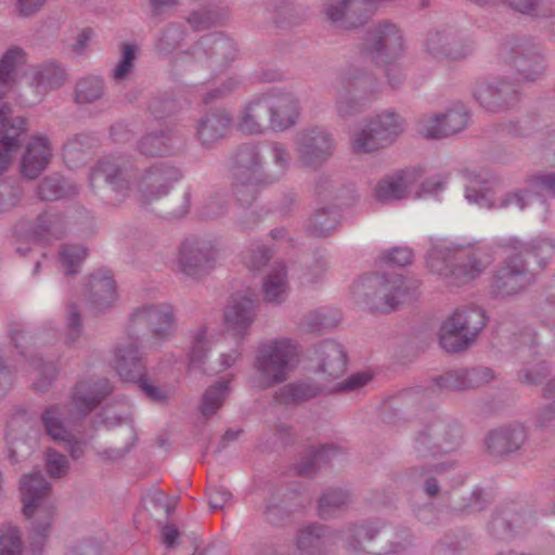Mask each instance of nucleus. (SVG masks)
Returning <instances> with one entry per match:
<instances>
[{"label": "nucleus", "mask_w": 555, "mask_h": 555, "mask_svg": "<svg viewBox=\"0 0 555 555\" xmlns=\"http://www.w3.org/2000/svg\"><path fill=\"white\" fill-rule=\"evenodd\" d=\"M0 555H21V539L16 528L0 529Z\"/></svg>", "instance_id": "38"}, {"label": "nucleus", "mask_w": 555, "mask_h": 555, "mask_svg": "<svg viewBox=\"0 0 555 555\" xmlns=\"http://www.w3.org/2000/svg\"><path fill=\"white\" fill-rule=\"evenodd\" d=\"M516 206L519 209H522L525 207V199L521 195L514 193L509 195L505 201L502 202V207H509V206Z\"/></svg>", "instance_id": "62"}, {"label": "nucleus", "mask_w": 555, "mask_h": 555, "mask_svg": "<svg viewBox=\"0 0 555 555\" xmlns=\"http://www.w3.org/2000/svg\"><path fill=\"white\" fill-rule=\"evenodd\" d=\"M89 293L90 305L95 311H103L116 301V285L108 271L91 276Z\"/></svg>", "instance_id": "23"}, {"label": "nucleus", "mask_w": 555, "mask_h": 555, "mask_svg": "<svg viewBox=\"0 0 555 555\" xmlns=\"http://www.w3.org/2000/svg\"><path fill=\"white\" fill-rule=\"evenodd\" d=\"M337 223L338 219L335 211H318L313 219V233L320 236L328 235L336 229Z\"/></svg>", "instance_id": "40"}, {"label": "nucleus", "mask_w": 555, "mask_h": 555, "mask_svg": "<svg viewBox=\"0 0 555 555\" xmlns=\"http://www.w3.org/2000/svg\"><path fill=\"white\" fill-rule=\"evenodd\" d=\"M133 326L147 325L155 336L166 337L173 327V312L168 304L154 305L137 309L132 317Z\"/></svg>", "instance_id": "17"}, {"label": "nucleus", "mask_w": 555, "mask_h": 555, "mask_svg": "<svg viewBox=\"0 0 555 555\" xmlns=\"http://www.w3.org/2000/svg\"><path fill=\"white\" fill-rule=\"evenodd\" d=\"M24 516L30 522L35 544H41L48 535L54 518V505L50 486L40 472L24 475L20 481Z\"/></svg>", "instance_id": "3"}, {"label": "nucleus", "mask_w": 555, "mask_h": 555, "mask_svg": "<svg viewBox=\"0 0 555 555\" xmlns=\"http://www.w3.org/2000/svg\"><path fill=\"white\" fill-rule=\"evenodd\" d=\"M207 495L211 509L223 508L232 498V494L221 487H209L207 490Z\"/></svg>", "instance_id": "48"}, {"label": "nucleus", "mask_w": 555, "mask_h": 555, "mask_svg": "<svg viewBox=\"0 0 555 555\" xmlns=\"http://www.w3.org/2000/svg\"><path fill=\"white\" fill-rule=\"evenodd\" d=\"M403 51V40L399 28L390 23L378 24L365 38L364 52L378 66L385 67L391 86H397L402 76L397 61Z\"/></svg>", "instance_id": "5"}, {"label": "nucleus", "mask_w": 555, "mask_h": 555, "mask_svg": "<svg viewBox=\"0 0 555 555\" xmlns=\"http://www.w3.org/2000/svg\"><path fill=\"white\" fill-rule=\"evenodd\" d=\"M334 452L333 448L330 447H322L318 451L313 453L311 463L309 465H304L299 468L300 474L309 475L314 466H319L321 463L325 462L330 453Z\"/></svg>", "instance_id": "52"}, {"label": "nucleus", "mask_w": 555, "mask_h": 555, "mask_svg": "<svg viewBox=\"0 0 555 555\" xmlns=\"http://www.w3.org/2000/svg\"><path fill=\"white\" fill-rule=\"evenodd\" d=\"M320 528L319 527H308L307 529H305L300 535H299V539H298V545L300 547H305L307 544H306V539L308 537H315V538H320L321 534H320Z\"/></svg>", "instance_id": "61"}, {"label": "nucleus", "mask_w": 555, "mask_h": 555, "mask_svg": "<svg viewBox=\"0 0 555 555\" xmlns=\"http://www.w3.org/2000/svg\"><path fill=\"white\" fill-rule=\"evenodd\" d=\"M371 375L365 372L357 373L348 377L345 382L338 384L330 390H356L364 386L370 379Z\"/></svg>", "instance_id": "50"}, {"label": "nucleus", "mask_w": 555, "mask_h": 555, "mask_svg": "<svg viewBox=\"0 0 555 555\" xmlns=\"http://www.w3.org/2000/svg\"><path fill=\"white\" fill-rule=\"evenodd\" d=\"M492 186L479 185V182L472 181L470 185L466 190V198L469 202L477 203L480 206H494V201L492 199Z\"/></svg>", "instance_id": "39"}, {"label": "nucleus", "mask_w": 555, "mask_h": 555, "mask_svg": "<svg viewBox=\"0 0 555 555\" xmlns=\"http://www.w3.org/2000/svg\"><path fill=\"white\" fill-rule=\"evenodd\" d=\"M486 325V315L480 308L455 311L448 318L439 333V344L448 352L465 349Z\"/></svg>", "instance_id": "8"}, {"label": "nucleus", "mask_w": 555, "mask_h": 555, "mask_svg": "<svg viewBox=\"0 0 555 555\" xmlns=\"http://www.w3.org/2000/svg\"><path fill=\"white\" fill-rule=\"evenodd\" d=\"M367 287L376 288L372 308L377 311L389 312L410 298L409 287L401 275L369 280Z\"/></svg>", "instance_id": "12"}, {"label": "nucleus", "mask_w": 555, "mask_h": 555, "mask_svg": "<svg viewBox=\"0 0 555 555\" xmlns=\"http://www.w3.org/2000/svg\"><path fill=\"white\" fill-rule=\"evenodd\" d=\"M46 465L49 475L53 478L63 477L68 470L67 459L55 451H48Z\"/></svg>", "instance_id": "42"}, {"label": "nucleus", "mask_w": 555, "mask_h": 555, "mask_svg": "<svg viewBox=\"0 0 555 555\" xmlns=\"http://www.w3.org/2000/svg\"><path fill=\"white\" fill-rule=\"evenodd\" d=\"M81 139H85V137L76 138L68 142L64 147V159L68 167L77 166L76 158L79 159L82 155L78 150V145H82Z\"/></svg>", "instance_id": "51"}, {"label": "nucleus", "mask_w": 555, "mask_h": 555, "mask_svg": "<svg viewBox=\"0 0 555 555\" xmlns=\"http://www.w3.org/2000/svg\"><path fill=\"white\" fill-rule=\"evenodd\" d=\"M240 358H241V351L238 349H233L228 353L223 352V353H221L220 360L218 363L219 369L215 370L211 367V369H207L206 371L209 373H215V372L227 370V369L231 367L232 365H234L238 361Z\"/></svg>", "instance_id": "54"}, {"label": "nucleus", "mask_w": 555, "mask_h": 555, "mask_svg": "<svg viewBox=\"0 0 555 555\" xmlns=\"http://www.w3.org/2000/svg\"><path fill=\"white\" fill-rule=\"evenodd\" d=\"M254 301L248 297H232L224 311L227 330L235 336H243L254 320Z\"/></svg>", "instance_id": "20"}, {"label": "nucleus", "mask_w": 555, "mask_h": 555, "mask_svg": "<svg viewBox=\"0 0 555 555\" xmlns=\"http://www.w3.org/2000/svg\"><path fill=\"white\" fill-rule=\"evenodd\" d=\"M79 315L75 311H69L68 315V335L72 339H75L79 333Z\"/></svg>", "instance_id": "59"}, {"label": "nucleus", "mask_w": 555, "mask_h": 555, "mask_svg": "<svg viewBox=\"0 0 555 555\" xmlns=\"http://www.w3.org/2000/svg\"><path fill=\"white\" fill-rule=\"evenodd\" d=\"M64 230V221L61 216L46 212L39 217L38 235L46 241L57 238Z\"/></svg>", "instance_id": "35"}, {"label": "nucleus", "mask_w": 555, "mask_h": 555, "mask_svg": "<svg viewBox=\"0 0 555 555\" xmlns=\"http://www.w3.org/2000/svg\"><path fill=\"white\" fill-rule=\"evenodd\" d=\"M229 382H219L216 385L209 387L202 400L201 411L205 416H210L217 412V410L223 404L229 393Z\"/></svg>", "instance_id": "32"}, {"label": "nucleus", "mask_w": 555, "mask_h": 555, "mask_svg": "<svg viewBox=\"0 0 555 555\" xmlns=\"http://www.w3.org/2000/svg\"><path fill=\"white\" fill-rule=\"evenodd\" d=\"M514 65L520 72L521 78L526 80H534L543 70V65L540 62L528 57L516 59Z\"/></svg>", "instance_id": "44"}, {"label": "nucleus", "mask_w": 555, "mask_h": 555, "mask_svg": "<svg viewBox=\"0 0 555 555\" xmlns=\"http://www.w3.org/2000/svg\"><path fill=\"white\" fill-rule=\"evenodd\" d=\"M262 291L267 301L281 302L286 298L288 285L283 266L270 271L263 282Z\"/></svg>", "instance_id": "30"}, {"label": "nucleus", "mask_w": 555, "mask_h": 555, "mask_svg": "<svg viewBox=\"0 0 555 555\" xmlns=\"http://www.w3.org/2000/svg\"><path fill=\"white\" fill-rule=\"evenodd\" d=\"M332 151L331 138L321 130L313 129L299 138L298 152L302 166L314 167L322 164L330 157Z\"/></svg>", "instance_id": "15"}, {"label": "nucleus", "mask_w": 555, "mask_h": 555, "mask_svg": "<svg viewBox=\"0 0 555 555\" xmlns=\"http://www.w3.org/2000/svg\"><path fill=\"white\" fill-rule=\"evenodd\" d=\"M91 36H92V30L90 28L82 29L78 34L76 42L73 44V49L76 52L81 51L85 48V46L87 44V42L90 40Z\"/></svg>", "instance_id": "60"}, {"label": "nucleus", "mask_w": 555, "mask_h": 555, "mask_svg": "<svg viewBox=\"0 0 555 555\" xmlns=\"http://www.w3.org/2000/svg\"><path fill=\"white\" fill-rule=\"evenodd\" d=\"M297 358V347L288 338L269 339L261 343L256 351L254 369L258 387H271L284 382Z\"/></svg>", "instance_id": "4"}, {"label": "nucleus", "mask_w": 555, "mask_h": 555, "mask_svg": "<svg viewBox=\"0 0 555 555\" xmlns=\"http://www.w3.org/2000/svg\"><path fill=\"white\" fill-rule=\"evenodd\" d=\"M269 259V255L267 250H259L257 255L253 256V259L250 260V267L251 269H259L261 266H263Z\"/></svg>", "instance_id": "63"}, {"label": "nucleus", "mask_w": 555, "mask_h": 555, "mask_svg": "<svg viewBox=\"0 0 555 555\" xmlns=\"http://www.w3.org/2000/svg\"><path fill=\"white\" fill-rule=\"evenodd\" d=\"M138 353V348L132 343L118 346L112 360L115 371L124 380L140 383L149 398L156 401L166 399L162 389L147 384L144 379V365Z\"/></svg>", "instance_id": "11"}, {"label": "nucleus", "mask_w": 555, "mask_h": 555, "mask_svg": "<svg viewBox=\"0 0 555 555\" xmlns=\"http://www.w3.org/2000/svg\"><path fill=\"white\" fill-rule=\"evenodd\" d=\"M311 362L320 374V379L327 384L345 373L347 359L340 345L325 341L314 350Z\"/></svg>", "instance_id": "13"}, {"label": "nucleus", "mask_w": 555, "mask_h": 555, "mask_svg": "<svg viewBox=\"0 0 555 555\" xmlns=\"http://www.w3.org/2000/svg\"><path fill=\"white\" fill-rule=\"evenodd\" d=\"M230 125L227 114H212L199 122L197 134L204 144H210L224 135Z\"/></svg>", "instance_id": "29"}, {"label": "nucleus", "mask_w": 555, "mask_h": 555, "mask_svg": "<svg viewBox=\"0 0 555 555\" xmlns=\"http://www.w3.org/2000/svg\"><path fill=\"white\" fill-rule=\"evenodd\" d=\"M188 22L194 27L195 29H203L207 28L210 25L215 24V21L212 18V14L208 11L203 12H195L193 13L189 18Z\"/></svg>", "instance_id": "53"}, {"label": "nucleus", "mask_w": 555, "mask_h": 555, "mask_svg": "<svg viewBox=\"0 0 555 555\" xmlns=\"http://www.w3.org/2000/svg\"><path fill=\"white\" fill-rule=\"evenodd\" d=\"M179 178L178 170L173 168L160 169L156 168L146 172L139 183V189L143 193L145 202L159 198L167 192L168 181Z\"/></svg>", "instance_id": "26"}, {"label": "nucleus", "mask_w": 555, "mask_h": 555, "mask_svg": "<svg viewBox=\"0 0 555 555\" xmlns=\"http://www.w3.org/2000/svg\"><path fill=\"white\" fill-rule=\"evenodd\" d=\"M103 94V81L95 76L87 77L77 82L76 101L80 104L92 103Z\"/></svg>", "instance_id": "33"}, {"label": "nucleus", "mask_w": 555, "mask_h": 555, "mask_svg": "<svg viewBox=\"0 0 555 555\" xmlns=\"http://www.w3.org/2000/svg\"><path fill=\"white\" fill-rule=\"evenodd\" d=\"M27 130L26 120L13 116L8 106L0 108V175L11 164ZM16 190L0 183V212L11 209L17 203Z\"/></svg>", "instance_id": "6"}, {"label": "nucleus", "mask_w": 555, "mask_h": 555, "mask_svg": "<svg viewBox=\"0 0 555 555\" xmlns=\"http://www.w3.org/2000/svg\"><path fill=\"white\" fill-rule=\"evenodd\" d=\"M413 172H398L382 179L374 189V197L379 203L403 198L414 182Z\"/></svg>", "instance_id": "24"}, {"label": "nucleus", "mask_w": 555, "mask_h": 555, "mask_svg": "<svg viewBox=\"0 0 555 555\" xmlns=\"http://www.w3.org/2000/svg\"><path fill=\"white\" fill-rule=\"evenodd\" d=\"M412 250L405 247H396L384 255V261L395 266H406L412 261Z\"/></svg>", "instance_id": "47"}, {"label": "nucleus", "mask_w": 555, "mask_h": 555, "mask_svg": "<svg viewBox=\"0 0 555 555\" xmlns=\"http://www.w3.org/2000/svg\"><path fill=\"white\" fill-rule=\"evenodd\" d=\"M515 250L517 248L515 247ZM524 248L519 251H511L506 254V262L505 264L496 272L493 278L492 286L494 292L498 295H512L531 282L530 274L525 271L522 268V262L519 260ZM525 253L527 255H532L535 258H541L539 260V266L542 267L544 264V259L548 258L553 254V246L547 241H541L537 246H532L530 248H525Z\"/></svg>", "instance_id": "7"}, {"label": "nucleus", "mask_w": 555, "mask_h": 555, "mask_svg": "<svg viewBox=\"0 0 555 555\" xmlns=\"http://www.w3.org/2000/svg\"><path fill=\"white\" fill-rule=\"evenodd\" d=\"M402 131V124L393 113L378 115L354 133L351 140L356 153H371L392 143Z\"/></svg>", "instance_id": "9"}, {"label": "nucleus", "mask_w": 555, "mask_h": 555, "mask_svg": "<svg viewBox=\"0 0 555 555\" xmlns=\"http://www.w3.org/2000/svg\"><path fill=\"white\" fill-rule=\"evenodd\" d=\"M216 251L206 244L186 241L178 255L179 269L189 276L201 278L212 268Z\"/></svg>", "instance_id": "14"}, {"label": "nucleus", "mask_w": 555, "mask_h": 555, "mask_svg": "<svg viewBox=\"0 0 555 555\" xmlns=\"http://www.w3.org/2000/svg\"><path fill=\"white\" fill-rule=\"evenodd\" d=\"M525 430L517 426L514 428L498 429L488 436V449L495 454L512 452L517 450L525 441Z\"/></svg>", "instance_id": "27"}, {"label": "nucleus", "mask_w": 555, "mask_h": 555, "mask_svg": "<svg viewBox=\"0 0 555 555\" xmlns=\"http://www.w3.org/2000/svg\"><path fill=\"white\" fill-rule=\"evenodd\" d=\"M440 256L441 251L439 249L430 251L427 259L430 270L448 279L449 284L456 286L476 279L489 263V257L480 251L474 254L466 263L455 266L454 268H451L452 259L440 258ZM460 258L456 255L453 257V260H459Z\"/></svg>", "instance_id": "10"}, {"label": "nucleus", "mask_w": 555, "mask_h": 555, "mask_svg": "<svg viewBox=\"0 0 555 555\" xmlns=\"http://www.w3.org/2000/svg\"><path fill=\"white\" fill-rule=\"evenodd\" d=\"M168 139L164 135L149 134L140 143V151L147 156H163L170 151Z\"/></svg>", "instance_id": "36"}, {"label": "nucleus", "mask_w": 555, "mask_h": 555, "mask_svg": "<svg viewBox=\"0 0 555 555\" xmlns=\"http://www.w3.org/2000/svg\"><path fill=\"white\" fill-rule=\"evenodd\" d=\"M23 15H30L37 12L46 0H16Z\"/></svg>", "instance_id": "56"}, {"label": "nucleus", "mask_w": 555, "mask_h": 555, "mask_svg": "<svg viewBox=\"0 0 555 555\" xmlns=\"http://www.w3.org/2000/svg\"><path fill=\"white\" fill-rule=\"evenodd\" d=\"M212 49L218 54L231 53L232 56L234 55L235 52L233 43L230 40L222 37H218L214 40Z\"/></svg>", "instance_id": "58"}, {"label": "nucleus", "mask_w": 555, "mask_h": 555, "mask_svg": "<svg viewBox=\"0 0 555 555\" xmlns=\"http://www.w3.org/2000/svg\"><path fill=\"white\" fill-rule=\"evenodd\" d=\"M134 60V50L130 44L122 46V59L114 69V79L120 80L130 73Z\"/></svg>", "instance_id": "45"}, {"label": "nucleus", "mask_w": 555, "mask_h": 555, "mask_svg": "<svg viewBox=\"0 0 555 555\" xmlns=\"http://www.w3.org/2000/svg\"><path fill=\"white\" fill-rule=\"evenodd\" d=\"M474 96L487 111L498 112L517 99V90L509 83L500 87L487 81L477 82Z\"/></svg>", "instance_id": "18"}, {"label": "nucleus", "mask_w": 555, "mask_h": 555, "mask_svg": "<svg viewBox=\"0 0 555 555\" xmlns=\"http://www.w3.org/2000/svg\"><path fill=\"white\" fill-rule=\"evenodd\" d=\"M347 493L341 489H333L327 491L320 499V514L327 516L333 508L344 505L347 501Z\"/></svg>", "instance_id": "41"}, {"label": "nucleus", "mask_w": 555, "mask_h": 555, "mask_svg": "<svg viewBox=\"0 0 555 555\" xmlns=\"http://www.w3.org/2000/svg\"><path fill=\"white\" fill-rule=\"evenodd\" d=\"M492 378L490 369L480 367L448 373L439 378L438 384L441 388L449 390H465L479 387Z\"/></svg>", "instance_id": "22"}, {"label": "nucleus", "mask_w": 555, "mask_h": 555, "mask_svg": "<svg viewBox=\"0 0 555 555\" xmlns=\"http://www.w3.org/2000/svg\"><path fill=\"white\" fill-rule=\"evenodd\" d=\"M28 55L18 47L8 49L0 59V100L22 79L29 85L57 88L65 80V70L55 63H49L41 70L27 68Z\"/></svg>", "instance_id": "2"}, {"label": "nucleus", "mask_w": 555, "mask_h": 555, "mask_svg": "<svg viewBox=\"0 0 555 555\" xmlns=\"http://www.w3.org/2000/svg\"><path fill=\"white\" fill-rule=\"evenodd\" d=\"M90 179L93 186L100 179H103L116 193L129 188L126 173L111 160L100 163L91 172Z\"/></svg>", "instance_id": "28"}, {"label": "nucleus", "mask_w": 555, "mask_h": 555, "mask_svg": "<svg viewBox=\"0 0 555 555\" xmlns=\"http://www.w3.org/2000/svg\"><path fill=\"white\" fill-rule=\"evenodd\" d=\"M509 5L525 14H530L535 10L537 0H508Z\"/></svg>", "instance_id": "57"}, {"label": "nucleus", "mask_w": 555, "mask_h": 555, "mask_svg": "<svg viewBox=\"0 0 555 555\" xmlns=\"http://www.w3.org/2000/svg\"><path fill=\"white\" fill-rule=\"evenodd\" d=\"M272 151H273V155H274L276 164L283 166L287 162L286 151L281 145H278V144H275L272 147Z\"/></svg>", "instance_id": "64"}, {"label": "nucleus", "mask_w": 555, "mask_h": 555, "mask_svg": "<svg viewBox=\"0 0 555 555\" xmlns=\"http://www.w3.org/2000/svg\"><path fill=\"white\" fill-rule=\"evenodd\" d=\"M86 249L78 246H66L60 254V260L67 274L76 272L77 268L86 258Z\"/></svg>", "instance_id": "37"}, {"label": "nucleus", "mask_w": 555, "mask_h": 555, "mask_svg": "<svg viewBox=\"0 0 555 555\" xmlns=\"http://www.w3.org/2000/svg\"><path fill=\"white\" fill-rule=\"evenodd\" d=\"M38 194L42 199L53 201L64 195L63 189L57 179H44L39 188Z\"/></svg>", "instance_id": "46"}, {"label": "nucleus", "mask_w": 555, "mask_h": 555, "mask_svg": "<svg viewBox=\"0 0 555 555\" xmlns=\"http://www.w3.org/2000/svg\"><path fill=\"white\" fill-rule=\"evenodd\" d=\"M63 412L59 406H50L42 414L47 434L56 442H63L74 459H78L81 453V446L74 441L73 436L67 430L63 421Z\"/></svg>", "instance_id": "21"}, {"label": "nucleus", "mask_w": 555, "mask_h": 555, "mask_svg": "<svg viewBox=\"0 0 555 555\" xmlns=\"http://www.w3.org/2000/svg\"><path fill=\"white\" fill-rule=\"evenodd\" d=\"M180 533L175 526H165L163 528V541L168 548H172L178 545Z\"/></svg>", "instance_id": "55"}, {"label": "nucleus", "mask_w": 555, "mask_h": 555, "mask_svg": "<svg viewBox=\"0 0 555 555\" xmlns=\"http://www.w3.org/2000/svg\"><path fill=\"white\" fill-rule=\"evenodd\" d=\"M52 152L48 140L43 137H34L23 154L21 170L24 177L35 179L44 170L50 162Z\"/></svg>", "instance_id": "19"}, {"label": "nucleus", "mask_w": 555, "mask_h": 555, "mask_svg": "<svg viewBox=\"0 0 555 555\" xmlns=\"http://www.w3.org/2000/svg\"><path fill=\"white\" fill-rule=\"evenodd\" d=\"M298 115V101L292 93H268L245 107L238 129L245 133H261L268 128L281 131L292 127Z\"/></svg>", "instance_id": "1"}, {"label": "nucleus", "mask_w": 555, "mask_h": 555, "mask_svg": "<svg viewBox=\"0 0 555 555\" xmlns=\"http://www.w3.org/2000/svg\"><path fill=\"white\" fill-rule=\"evenodd\" d=\"M529 185L539 194H555V172L533 176Z\"/></svg>", "instance_id": "43"}, {"label": "nucleus", "mask_w": 555, "mask_h": 555, "mask_svg": "<svg viewBox=\"0 0 555 555\" xmlns=\"http://www.w3.org/2000/svg\"><path fill=\"white\" fill-rule=\"evenodd\" d=\"M467 121L466 112L450 109L446 114L422 119L418 131L426 138H442L461 131Z\"/></svg>", "instance_id": "16"}, {"label": "nucleus", "mask_w": 555, "mask_h": 555, "mask_svg": "<svg viewBox=\"0 0 555 555\" xmlns=\"http://www.w3.org/2000/svg\"><path fill=\"white\" fill-rule=\"evenodd\" d=\"M212 345L211 338L207 336L206 330H201L193 339L189 354L190 369H199L204 364L207 351Z\"/></svg>", "instance_id": "34"}, {"label": "nucleus", "mask_w": 555, "mask_h": 555, "mask_svg": "<svg viewBox=\"0 0 555 555\" xmlns=\"http://www.w3.org/2000/svg\"><path fill=\"white\" fill-rule=\"evenodd\" d=\"M360 107L359 101L351 95L348 91H344L338 95L337 111L341 117L352 115L358 112Z\"/></svg>", "instance_id": "49"}, {"label": "nucleus", "mask_w": 555, "mask_h": 555, "mask_svg": "<svg viewBox=\"0 0 555 555\" xmlns=\"http://www.w3.org/2000/svg\"><path fill=\"white\" fill-rule=\"evenodd\" d=\"M321 391L320 387L306 383L285 385L276 395V401L284 404L297 403L313 398Z\"/></svg>", "instance_id": "31"}, {"label": "nucleus", "mask_w": 555, "mask_h": 555, "mask_svg": "<svg viewBox=\"0 0 555 555\" xmlns=\"http://www.w3.org/2000/svg\"><path fill=\"white\" fill-rule=\"evenodd\" d=\"M112 388L106 379L96 383H80L74 390L73 401L79 413L86 414L91 411Z\"/></svg>", "instance_id": "25"}]
</instances>
